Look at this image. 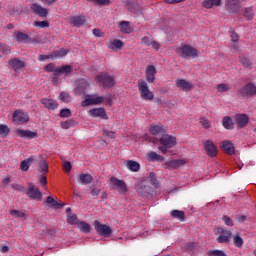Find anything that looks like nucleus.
<instances>
[{
  "label": "nucleus",
  "mask_w": 256,
  "mask_h": 256,
  "mask_svg": "<svg viewBox=\"0 0 256 256\" xmlns=\"http://www.w3.org/2000/svg\"><path fill=\"white\" fill-rule=\"evenodd\" d=\"M112 47H115L116 49H121L123 47V41L115 39L111 42Z\"/></svg>",
  "instance_id": "obj_61"
},
{
  "label": "nucleus",
  "mask_w": 256,
  "mask_h": 256,
  "mask_svg": "<svg viewBox=\"0 0 256 256\" xmlns=\"http://www.w3.org/2000/svg\"><path fill=\"white\" fill-rule=\"evenodd\" d=\"M196 243L195 242H190L186 244V251H193L196 247Z\"/></svg>",
  "instance_id": "obj_64"
},
{
  "label": "nucleus",
  "mask_w": 256,
  "mask_h": 256,
  "mask_svg": "<svg viewBox=\"0 0 256 256\" xmlns=\"http://www.w3.org/2000/svg\"><path fill=\"white\" fill-rule=\"evenodd\" d=\"M222 221H224V223L227 225V227H233L234 223H233V219H231V217L224 215L222 216Z\"/></svg>",
  "instance_id": "obj_58"
},
{
  "label": "nucleus",
  "mask_w": 256,
  "mask_h": 256,
  "mask_svg": "<svg viewBox=\"0 0 256 256\" xmlns=\"http://www.w3.org/2000/svg\"><path fill=\"white\" fill-rule=\"evenodd\" d=\"M233 243L235 247H238L239 249H241V247H243V238H241V236L239 235H235L233 237Z\"/></svg>",
  "instance_id": "obj_51"
},
{
  "label": "nucleus",
  "mask_w": 256,
  "mask_h": 256,
  "mask_svg": "<svg viewBox=\"0 0 256 256\" xmlns=\"http://www.w3.org/2000/svg\"><path fill=\"white\" fill-rule=\"evenodd\" d=\"M77 122L73 119H68L65 122H61L62 129H70V127H75Z\"/></svg>",
  "instance_id": "obj_44"
},
{
  "label": "nucleus",
  "mask_w": 256,
  "mask_h": 256,
  "mask_svg": "<svg viewBox=\"0 0 256 256\" xmlns=\"http://www.w3.org/2000/svg\"><path fill=\"white\" fill-rule=\"evenodd\" d=\"M170 215L173 217V219H178V221H185V212L181 210H172Z\"/></svg>",
  "instance_id": "obj_41"
},
{
  "label": "nucleus",
  "mask_w": 256,
  "mask_h": 256,
  "mask_svg": "<svg viewBox=\"0 0 256 256\" xmlns=\"http://www.w3.org/2000/svg\"><path fill=\"white\" fill-rule=\"evenodd\" d=\"M78 181L81 185H89L90 183H93V176H91V174L82 173L79 175Z\"/></svg>",
  "instance_id": "obj_33"
},
{
  "label": "nucleus",
  "mask_w": 256,
  "mask_h": 256,
  "mask_svg": "<svg viewBox=\"0 0 256 256\" xmlns=\"http://www.w3.org/2000/svg\"><path fill=\"white\" fill-rule=\"evenodd\" d=\"M200 124L204 129H209L211 127V123L205 117H200Z\"/></svg>",
  "instance_id": "obj_57"
},
{
  "label": "nucleus",
  "mask_w": 256,
  "mask_h": 256,
  "mask_svg": "<svg viewBox=\"0 0 256 256\" xmlns=\"http://www.w3.org/2000/svg\"><path fill=\"white\" fill-rule=\"evenodd\" d=\"M26 195L32 201H43V192L33 183H28Z\"/></svg>",
  "instance_id": "obj_7"
},
{
  "label": "nucleus",
  "mask_w": 256,
  "mask_h": 256,
  "mask_svg": "<svg viewBox=\"0 0 256 256\" xmlns=\"http://www.w3.org/2000/svg\"><path fill=\"white\" fill-rule=\"evenodd\" d=\"M38 165L40 168V173L43 175H47L49 173V164H47V161H45L42 156H39Z\"/></svg>",
  "instance_id": "obj_31"
},
{
  "label": "nucleus",
  "mask_w": 256,
  "mask_h": 256,
  "mask_svg": "<svg viewBox=\"0 0 256 256\" xmlns=\"http://www.w3.org/2000/svg\"><path fill=\"white\" fill-rule=\"evenodd\" d=\"M146 159L147 161H152L153 163L155 161H165V158L159 154H157V152H148L146 154Z\"/></svg>",
  "instance_id": "obj_37"
},
{
  "label": "nucleus",
  "mask_w": 256,
  "mask_h": 256,
  "mask_svg": "<svg viewBox=\"0 0 256 256\" xmlns=\"http://www.w3.org/2000/svg\"><path fill=\"white\" fill-rule=\"evenodd\" d=\"M110 185H112V189L118 191L120 195H125V193L129 191L125 181L119 180V178H115L114 176L110 178Z\"/></svg>",
  "instance_id": "obj_9"
},
{
  "label": "nucleus",
  "mask_w": 256,
  "mask_h": 256,
  "mask_svg": "<svg viewBox=\"0 0 256 256\" xmlns=\"http://www.w3.org/2000/svg\"><path fill=\"white\" fill-rule=\"evenodd\" d=\"M146 80L148 83H153L155 81V75H157V68L153 65H149L145 70Z\"/></svg>",
  "instance_id": "obj_23"
},
{
  "label": "nucleus",
  "mask_w": 256,
  "mask_h": 256,
  "mask_svg": "<svg viewBox=\"0 0 256 256\" xmlns=\"http://www.w3.org/2000/svg\"><path fill=\"white\" fill-rule=\"evenodd\" d=\"M94 229L98 235H102V237H109L111 233H113V230L109 225L101 224L99 220H96L94 222Z\"/></svg>",
  "instance_id": "obj_11"
},
{
  "label": "nucleus",
  "mask_w": 256,
  "mask_h": 256,
  "mask_svg": "<svg viewBox=\"0 0 256 256\" xmlns=\"http://www.w3.org/2000/svg\"><path fill=\"white\" fill-rule=\"evenodd\" d=\"M222 149L224 153H227V155H233L235 153V146H233L231 141H224L222 143Z\"/></svg>",
  "instance_id": "obj_32"
},
{
  "label": "nucleus",
  "mask_w": 256,
  "mask_h": 256,
  "mask_svg": "<svg viewBox=\"0 0 256 256\" xmlns=\"http://www.w3.org/2000/svg\"><path fill=\"white\" fill-rule=\"evenodd\" d=\"M7 135H9V127L7 125L0 124V137L5 139Z\"/></svg>",
  "instance_id": "obj_47"
},
{
  "label": "nucleus",
  "mask_w": 256,
  "mask_h": 256,
  "mask_svg": "<svg viewBox=\"0 0 256 256\" xmlns=\"http://www.w3.org/2000/svg\"><path fill=\"white\" fill-rule=\"evenodd\" d=\"M91 191V195L92 197H99V195H101V188L97 187V186H92L90 187Z\"/></svg>",
  "instance_id": "obj_54"
},
{
  "label": "nucleus",
  "mask_w": 256,
  "mask_h": 256,
  "mask_svg": "<svg viewBox=\"0 0 256 256\" xmlns=\"http://www.w3.org/2000/svg\"><path fill=\"white\" fill-rule=\"evenodd\" d=\"M157 187H159L157 175L154 172H150L147 178L136 182L135 191L142 199H153V194Z\"/></svg>",
  "instance_id": "obj_1"
},
{
  "label": "nucleus",
  "mask_w": 256,
  "mask_h": 256,
  "mask_svg": "<svg viewBox=\"0 0 256 256\" xmlns=\"http://www.w3.org/2000/svg\"><path fill=\"white\" fill-rule=\"evenodd\" d=\"M239 63L244 67V69H253V62H251V59L247 54L243 53L240 54L238 57Z\"/></svg>",
  "instance_id": "obj_22"
},
{
  "label": "nucleus",
  "mask_w": 256,
  "mask_h": 256,
  "mask_svg": "<svg viewBox=\"0 0 256 256\" xmlns=\"http://www.w3.org/2000/svg\"><path fill=\"white\" fill-rule=\"evenodd\" d=\"M118 27L122 33L129 34V33L133 32V28L131 27V22H129V21L120 22L118 24Z\"/></svg>",
  "instance_id": "obj_30"
},
{
  "label": "nucleus",
  "mask_w": 256,
  "mask_h": 256,
  "mask_svg": "<svg viewBox=\"0 0 256 256\" xmlns=\"http://www.w3.org/2000/svg\"><path fill=\"white\" fill-rule=\"evenodd\" d=\"M60 100L63 101L64 103H70L71 101V96L69 95V93L66 92H62L60 94Z\"/></svg>",
  "instance_id": "obj_56"
},
{
  "label": "nucleus",
  "mask_w": 256,
  "mask_h": 256,
  "mask_svg": "<svg viewBox=\"0 0 256 256\" xmlns=\"http://www.w3.org/2000/svg\"><path fill=\"white\" fill-rule=\"evenodd\" d=\"M13 122L17 125H23V123L29 122V115L25 114V112L21 110H16L13 113Z\"/></svg>",
  "instance_id": "obj_13"
},
{
  "label": "nucleus",
  "mask_w": 256,
  "mask_h": 256,
  "mask_svg": "<svg viewBox=\"0 0 256 256\" xmlns=\"http://www.w3.org/2000/svg\"><path fill=\"white\" fill-rule=\"evenodd\" d=\"M138 91L144 101H153L155 99V95L149 90V85L143 79L138 80Z\"/></svg>",
  "instance_id": "obj_3"
},
{
  "label": "nucleus",
  "mask_w": 256,
  "mask_h": 256,
  "mask_svg": "<svg viewBox=\"0 0 256 256\" xmlns=\"http://www.w3.org/2000/svg\"><path fill=\"white\" fill-rule=\"evenodd\" d=\"M34 27H40L41 29H45V27H49V21H36L34 22Z\"/></svg>",
  "instance_id": "obj_55"
},
{
  "label": "nucleus",
  "mask_w": 256,
  "mask_h": 256,
  "mask_svg": "<svg viewBox=\"0 0 256 256\" xmlns=\"http://www.w3.org/2000/svg\"><path fill=\"white\" fill-rule=\"evenodd\" d=\"M11 187H12V189H14L15 191H20V192L25 191V187H23L22 185L17 184V183L12 184Z\"/></svg>",
  "instance_id": "obj_63"
},
{
  "label": "nucleus",
  "mask_w": 256,
  "mask_h": 256,
  "mask_svg": "<svg viewBox=\"0 0 256 256\" xmlns=\"http://www.w3.org/2000/svg\"><path fill=\"white\" fill-rule=\"evenodd\" d=\"M44 70L46 73H55V65L53 63H50L45 66Z\"/></svg>",
  "instance_id": "obj_62"
},
{
  "label": "nucleus",
  "mask_w": 256,
  "mask_h": 256,
  "mask_svg": "<svg viewBox=\"0 0 256 256\" xmlns=\"http://www.w3.org/2000/svg\"><path fill=\"white\" fill-rule=\"evenodd\" d=\"M87 21V18L85 15H79V16H71L68 20V23L70 25H73V27H83Z\"/></svg>",
  "instance_id": "obj_17"
},
{
  "label": "nucleus",
  "mask_w": 256,
  "mask_h": 256,
  "mask_svg": "<svg viewBox=\"0 0 256 256\" xmlns=\"http://www.w3.org/2000/svg\"><path fill=\"white\" fill-rule=\"evenodd\" d=\"M62 73H64L65 75L73 73V67L71 65H65L60 68H56V75H61Z\"/></svg>",
  "instance_id": "obj_40"
},
{
  "label": "nucleus",
  "mask_w": 256,
  "mask_h": 256,
  "mask_svg": "<svg viewBox=\"0 0 256 256\" xmlns=\"http://www.w3.org/2000/svg\"><path fill=\"white\" fill-rule=\"evenodd\" d=\"M222 125H223L224 129H233V127H234L233 120L229 116H226L223 118Z\"/></svg>",
  "instance_id": "obj_43"
},
{
  "label": "nucleus",
  "mask_w": 256,
  "mask_h": 256,
  "mask_svg": "<svg viewBox=\"0 0 256 256\" xmlns=\"http://www.w3.org/2000/svg\"><path fill=\"white\" fill-rule=\"evenodd\" d=\"M126 167L130 171H133L134 173H137V171H139V169H141V165L135 160L126 161Z\"/></svg>",
  "instance_id": "obj_39"
},
{
  "label": "nucleus",
  "mask_w": 256,
  "mask_h": 256,
  "mask_svg": "<svg viewBox=\"0 0 256 256\" xmlns=\"http://www.w3.org/2000/svg\"><path fill=\"white\" fill-rule=\"evenodd\" d=\"M235 124L238 129H243L249 125V116L247 114H238L235 116Z\"/></svg>",
  "instance_id": "obj_18"
},
{
  "label": "nucleus",
  "mask_w": 256,
  "mask_h": 256,
  "mask_svg": "<svg viewBox=\"0 0 256 256\" xmlns=\"http://www.w3.org/2000/svg\"><path fill=\"white\" fill-rule=\"evenodd\" d=\"M207 255L208 256H227V254L223 250H209L207 252Z\"/></svg>",
  "instance_id": "obj_53"
},
{
  "label": "nucleus",
  "mask_w": 256,
  "mask_h": 256,
  "mask_svg": "<svg viewBox=\"0 0 256 256\" xmlns=\"http://www.w3.org/2000/svg\"><path fill=\"white\" fill-rule=\"evenodd\" d=\"M67 222L70 225H79V218H77V215L75 214H69L67 218Z\"/></svg>",
  "instance_id": "obj_49"
},
{
  "label": "nucleus",
  "mask_w": 256,
  "mask_h": 256,
  "mask_svg": "<svg viewBox=\"0 0 256 256\" xmlns=\"http://www.w3.org/2000/svg\"><path fill=\"white\" fill-rule=\"evenodd\" d=\"M8 65L13 69V71H15V73H17V71H21V69H25L26 67L25 61L20 60L19 58H11L8 61Z\"/></svg>",
  "instance_id": "obj_14"
},
{
  "label": "nucleus",
  "mask_w": 256,
  "mask_h": 256,
  "mask_svg": "<svg viewBox=\"0 0 256 256\" xmlns=\"http://www.w3.org/2000/svg\"><path fill=\"white\" fill-rule=\"evenodd\" d=\"M0 53H3V55H11V46L0 43Z\"/></svg>",
  "instance_id": "obj_48"
},
{
  "label": "nucleus",
  "mask_w": 256,
  "mask_h": 256,
  "mask_svg": "<svg viewBox=\"0 0 256 256\" xmlns=\"http://www.w3.org/2000/svg\"><path fill=\"white\" fill-rule=\"evenodd\" d=\"M30 9L34 15H38V17H47L49 15V10L37 3L32 4Z\"/></svg>",
  "instance_id": "obj_16"
},
{
  "label": "nucleus",
  "mask_w": 256,
  "mask_h": 256,
  "mask_svg": "<svg viewBox=\"0 0 256 256\" xmlns=\"http://www.w3.org/2000/svg\"><path fill=\"white\" fill-rule=\"evenodd\" d=\"M142 43L144 45H146V47H150V45H152L153 43V38L152 37H149V36H144L142 39H141Z\"/></svg>",
  "instance_id": "obj_60"
},
{
  "label": "nucleus",
  "mask_w": 256,
  "mask_h": 256,
  "mask_svg": "<svg viewBox=\"0 0 256 256\" xmlns=\"http://www.w3.org/2000/svg\"><path fill=\"white\" fill-rule=\"evenodd\" d=\"M14 38L18 43H29L31 41V37H29L26 33L15 31Z\"/></svg>",
  "instance_id": "obj_28"
},
{
  "label": "nucleus",
  "mask_w": 256,
  "mask_h": 256,
  "mask_svg": "<svg viewBox=\"0 0 256 256\" xmlns=\"http://www.w3.org/2000/svg\"><path fill=\"white\" fill-rule=\"evenodd\" d=\"M69 53V50L61 48L60 50H54L50 57L51 59H60L61 57H65Z\"/></svg>",
  "instance_id": "obj_38"
},
{
  "label": "nucleus",
  "mask_w": 256,
  "mask_h": 256,
  "mask_svg": "<svg viewBox=\"0 0 256 256\" xmlns=\"http://www.w3.org/2000/svg\"><path fill=\"white\" fill-rule=\"evenodd\" d=\"M221 5V0H204L202 2V7L205 9H213V7H219Z\"/></svg>",
  "instance_id": "obj_35"
},
{
  "label": "nucleus",
  "mask_w": 256,
  "mask_h": 256,
  "mask_svg": "<svg viewBox=\"0 0 256 256\" xmlns=\"http://www.w3.org/2000/svg\"><path fill=\"white\" fill-rule=\"evenodd\" d=\"M242 7H243V0H226L225 1V8L229 11V13H239Z\"/></svg>",
  "instance_id": "obj_12"
},
{
  "label": "nucleus",
  "mask_w": 256,
  "mask_h": 256,
  "mask_svg": "<svg viewBox=\"0 0 256 256\" xmlns=\"http://www.w3.org/2000/svg\"><path fill=\"white\" fill-rule=\"evenodd\" d=\"M254 16L255 13L253 12V7L245 8L244 17H246L248 21H251V19H253Z\"/></svg>",
  "instance_id": "obj_50"
},
{
  "label": "nucleus",
  "mask_w": 256,
  "mask_h": 256,
  "mask_svg": "<svg viewBox=\"0 0 256 256\" xmlns=\"http://www.w3.org/2000/svg\"><path fill=\"white\" fill-rule=\"evenodd\" d=\"M45 203H47V205H50V207H52V209H61V207H65V204H61L57 201H55V198L52 196H48L46 198Z\"/></svg>",
  "instance_id": "obj_34"
},
{
  "label": "nucleus",
  "mask_w": 256,
  "mask_h": 256,
  "mask_svg": "<svg viewBox=\"0 0 256 256\" xmlns=\"http://www.w3.org/2000/svg\"><path fill=\"white\" fill-rule=\"evenodd\" d=\"M256 93V86L255 84L249 82L248 84L242 86L237 91V95L241 97L242 99H247L249 97H253Z\"/></svg>",
  "instance_id": "obj_8"
},
{
  "label": "nucleus",
  "mask_w": 256,
  "mask_h": 256,
  "mask_svg": "<svg viewBox=\"0 0 256 256\" xmlns=\"http://www.w3.org/2000/svg\"><path fill=\"white\" fill-rule=\"evenodd\" d=\"M204 150L208 157H216L217 156V147L211 140H206L204 142Z\"/></svg>",
  "instance_id": "obj_19"
},
{
  "label": "nucleus",
  "mask_w": 256,
  "mask_h": 256,
  "mask_svg": "<svg viewBox=\"0 0 256 256\" xmlns=\"http://www.w3.org/2000/svg\"><path fill=\"white\" fill-rule=\"evenodd\" d=\"M37 159V156H30L27 159L23 160L20 164V170L21 171H29V167H31V164L34 163Z\"/></svg>",
  "instance_id": "obj_27"
},
{
  "label": "nucleus",
  "mask_w": 256,
  "mask_h": 256,
  "mask_svg": "<svg viewBox=\"0 0 256 256\" xmlns=\"http://www.w3.org/2000/svg\"><path fill=\"white\" fill-rule=\"evenodd\" d=\"M15 133L17 137H22V139H37V132L30 130L17 129Z\"/></svg>",
  "instance_id": "obj_20"
},
{
  "label": "nucleus",
  "mask_w": 256,
  "mask_h": 256,
  "mask_svg": "<svg viewBox=\"0 0 256 256\" xmlns=\"http://www.w3.org/2000/svg\"><path fill=\"white\" fill-rule=\"evenodd\" d=\"M42 105H44L46 107V109H50L52 111H55V109H57V107H59V104L57 103V101L53 100V99H47L44 98L41 100Z\"/></svg>",
  "instance_id": "obj_29"
},
{
  "label": "nucleus",
  "mask_w": 256,
  "mask_h": 256,
  "mask_svg": "<svg viewBox=\"0 0 256 256\" xmlns=\"http://www.w3.org/2000/svg\"><path fill=\"white\" fill-rule=\"evenodd\" d=\"M97 83L102 84L104 89H111L115 87V77L109 75L108 73H101L95 77Z\"/></svg>",
  "instance_id": "obj_5"
},
{
  "label": "nucleus",
  "mask_w": 256,
  "mask_h": 256,
  "mask_svg": "<svg viewBox=\"0 0 256 256\" xmlns=\"http://www.w3.org/2000/svg\"><path fill=\"white\" fill-rule=\"evenodd\" d=\"M101 103H105V97L94 94L87 95L81 105L82 107H89V105H101Z\"/></svg>",
  "instance_id": "obj_10"
},
{
  "label": "nucleus",
  "mask_w": 256,
  "mask_h": 256,
  "mask_svg": "<svg viewBox=\"0 0 256 256\" xmlns=\"http://www.w3.org/2000/svg\"><path fill=\"white\" fill-rule=\"evenodd\" d=\"M159 143L161 146H159L158 149L163 153V155H166L167 149H171L177 145V138H175V136L166 134L165 132L163 136L160 137Z\"/></svg>",
  "instance_id": "obj_2"
},
{
  "label": "nucleus",
  "mask_w": 256,
  "mask_h": 256,
  "mask_svg": "<svg viewBox=\"0 0 256 256\" xmlns=\"http://www.w3.org/2000/svg\"><path fill=\"white\" fill-rule=\"evenodd\" d=\"M90 3H93L96 6L103 7L105 5H111V0H87Z\"/></svg>",
  "instance_id": "obj_46"
},
{
  "label": "nucleus",
  "mask_w": 256,
  "mask_h": 256,
  "mask_svg": "<svg viewBox=\"0 0 256 256\" xmlns=\"http://www.w3.org/2000/svg\"><path fill=\"white\" fill-rule=\"evenodd\" d=\"M59 117H62V118L71 117V110H69L68 108L60 110Z\"/></svg>",
  "instance_id": "obj_59"
},
{
  "label": "nucleus",
  "mask_w": 256,
  "mask_h": 256,
  "mask_svg": "<svg viewBox=\"0 0 256 256\" xmlns=\"http://www.w3.org/2000/svg\"><path fill=\"white\" fill-rule=\"evenodd\" d=\"M129 11L135 15H143V8L137 2L130 3Z\"/></svg>",
  "instance_id": "obj_36"
},
{
  "label": "nucleus",
  "mask_w": 256,
  "mask_h": 256,
  "mask_svg": "<svg viewBox=\"0 0 256 256\" xmlns=\"http://www.w3.org/2000/svg\"><path fill=\"white\" fill-rule=\"evenodd\" d=\"M149 132L151 133V135H154V137H163L165 132V128H163V126L160 125H152L149 128Z\"/></svg>",
  "instance_id": "obj_26"
},
{
  "label": "nucleus",
  "mask_w": 256,
  "mask_h": 256,
  "mask_svg": "<svg viewBox=\"0 0 256 256\" xmlns=\"http://www.w3.org/2000/svg\"><path fill=\"white\" fill-rule=\"evenodd\" d=\"M89 89V83L85 79H80L75 89L76 95H85V91Z\"/></svg>",
  "instance_id": "obj_21"
},
{
  "label": "nucleus",
  "mask_w": 256,
  "mask_h": 256,
  "mask_svg": "<svg viewBox=\"0 0 256 256\" xmlns=\"http://www.w3.org/2000/svg\"><path fill=\"white\" fill-rule=\"evenodd\" d=\"M91 117H100V119L107 120L109 117L107 116V112H105V108H94L89 111Z\"/></svg>",
  "instance_id": "obj_25"
},
{
  "label": "nucleus",
  "mask_w": 256,
  "mask_h": 256,
  "mask_svg": "<svg viewBox=\"0 0 256 256\" xmlns=\"http://www.w3.org/2000/svg\"><path fill=\"white\" fill-rule=\"evenodd\" d=\"M176 87L182 89V91H191L193 89V83L185 79H176Z\"/></svg>",
  "instance_id": "obj_24"
},
{
  "label": "nucleus",
  "mask_w": 256,
  "mask_h": 256,
  "mask_svg": "<svg viewBox=\"0 0 256 256\" xmlns=\"http://www.w3.org/2000/svg\"><path fill=\"white\" fill-rule=\"evenodd\" d=\"M77 227L82 233H91V225L86 222H79Z\"/></svg>",
  "instance_id": "obj_42"
},
{
  "label": "nucleus",
  "mask_w": 256,
  "mask_h": 256,
  "mask_svg": "<svg viewBox=\"0 0 256 256\" xmlns=\"http://www.w3.org/2000/svg\"><path fill=\"white\" fill-rule=\"evenodd\" d=\"M10 215H12V217H16L18 219H27V215L24 212H21L19 210H11Z\"/></svg>",
  "instance_id": "obj_45"
},
{
  "label": "nucleus",
  "mask_w": 256,
  "mask_h": 256,
  "mask_svg": "<svg viewBox=\"0 0 256 256\" xmlns=\"http://www.w3.org/2000/svg\"><path fill=\"white\" fill-rule=\"evenodd\" d=\"M185 165V160L178 159V160H169L166 162L163 167L164 169H168L169 171H173L175 169H179V167H183Z\"/></svg>",
  "instance_id": "obj_15"
},
{
  "label": "nucleus",
  "mask_w": 256,
  "mask_h": 256,
  "mask_svg": "<svg viewBox=\"0 0 256 256\" xmlns=\"http://www.w3.org/2000/svg\"><path fill=\"white\" fill-rule=\"evenodd\" d=\"M214 235H218L216 238L217 243H229L231 237H233V232L223 229L222 227H217L214 229Z\"/></svg>",
  "instance_id": "obj_6"
},
{
  "label": "nucleus",
  "mask_w": 256,
  "mask_h": 256,
  "mask_svg": "<svg viewBox=\"0 0 256 256\" xmlns=\"http://www.w3.org/2000/svg\"><path fill=\"white\" fill-rule=\"evenodd\" d=\"M216 89L219 93H225L229 91L231 88L229 87V84L221 83L217 85Z\"/></svg>",
  "instance_id": "obj_52"
},
{
  "label": "nucleus",
  "mask_w": 256,
  "mask_h": 256,
  "mask_svg": "<svg viewBox=\"0 0 256 256\" xmlns=\"http://www.w3.org/2000/svg\"><path fill=\"white\" fill-rule=\"evenodd\" d=\"M176 52L180 57H183L184 59L187 57H191L192 59H195V57L199 56V50L193 48V46H189L187 44L182 45L181 47L177 48Z\"/></svg>",
  "instance_id": "obj_4"
}]
</instances>
